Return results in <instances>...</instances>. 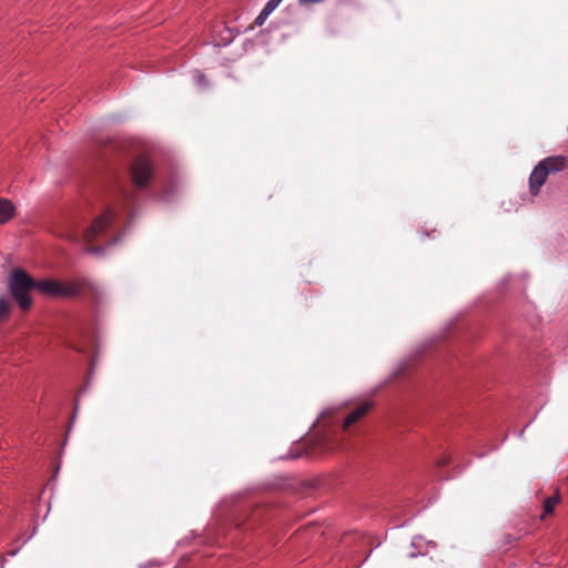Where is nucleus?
Instances as JSON below:
<instances>
[{
    "label": "nucleus",
    "mask_w": 568,
    "mask_h": 568,
    "mask_svg": "<svg viewBox=\"0 0 568 568\" xmlns=\"http://www.w3.org/2000/svg\"><path fill=\"white\" fill-rule=\"evenodd\" d=\"M16 207L11 201L7 199H0V224H4L10 221L14 215Z\"/></svg>",
    "instance_id": "nucleus-7"
},
{
    "label": "nucleus",
    "mask_w": 568,
    "mask_h": 568,
    "mask_svg": "<svg viewBox=\"0 0 568 568\" xmlns=\"http://www.w3.org/2000/svg\"><path fill=\"white\" fill-rule=\"evenodd\" d=\"M11 311L10 300L6 296H0V322L6 320Z\"/></svg>",
    "instance_id": "nucleus-9"
},
{
    "label": "nucleus",
    "mask_w": 568,
    "mask_h": 568,
    "mask_svg": "<svg viewBox=\"0 0 568 568\" xmlns=\"http://www.w3.org/2000/svg\"><path fill=\"white\" fill-rule=\"evenodd\" d=\"M372 408L373 403L371 400L361 403L345 417L342 428L346 430L349 426L361 420Z\"/></svg>",
    "instance_id": "nucleus-4"
},
{
    "label": "nucleus",
    "mask_w": 568,
    "mask_h": 568,
    "mask_svg": "<svg viewBox=\"0 0 568 568\" xmlns=\"http://www.w3.org/2000/svg\"><path fill=\"white\" fill-rule=\"evenodd\" d=\"M280 1L282 2L283 0H280Z\"/></svg>",
    "instance_id": "nucleus-16"
},
{
    "label": "nucleus",
    "mask_w": 568,
    "mask_h": 568,
    "mask_svg": "<svg viewBox=\"0 0 568 568\" xmlns=\"http://www.w3.org/2000/svg\"><path fill=\"white\" fill-rule=\"evenodd\" d=\"M318 448L322 449V450H329L334 447V445L331 443V439L328 438L327 435H324L322 436L320 439H318Z\"/></svg>",
    "instance_id": "nucleus-10"
},
{
    "label": "nucleus",
    "mask_w": 568,
    "mask_h": 568,
    "mask_svg": "<svg viewBox=\"0 0 568 568\" xmlns=\"http://www.w3.org/2000/svg\"><path fill=\"white\" fill-rule=\"evenodd\" d=\"M9 291L22 311L30 310L32 298L30 292L38 290L42 294L55 297H77L87 292H94L95 287L85 278L70 282H59L55 280H33L24 270L16 267L11 271Z\"/></svg>",
    "instance_id": "nucleus-1"
},
{
    "label": "nucleus",
    "mask_w": 568,
    "mask_h": 568,
    "mask_svg": "<svg viewBox=\"0 0 568 568\" xmlns=\"http://www.w3.org/2000/svg\"><path fill=\"white\" fill-rule=\"evenodd\" d=\"M116 217V212L112 207H106L101 215L95 217L91 225L85 230L82 235L84 250L93 255H102L104 247L101 245H93V242L101 237L106 230L111 226Z\"/></svg>",
    "instance_id": "nucleus-2"
},
{
    "label": "nucleus",
    "mask_w": 568,
    "mask_h": 568,
    "mask_svg": "<svg viewBox=\"0 0 568 568\" xmlns=\"http://www.w3.org/2000/svg\"><path fill=\"white\" fill-rule=\"evenodd\" d=\"M560 501L559 495H555L552 497H548L544 501V515L541 518H544L546 515H550L554 513L555 506Z\"/></svg>",
    "instance_id": "nucleus-8"
},
{
    "label": "nucleus",
    "mask_w": 568,
    "mask_h": 568,
    "mask_svg": "<svg viewBox=\"0 0 568 568\" xmlns=\"http://www.w3.org/2000/svg\"><path fill=\"white\" fill-rule=\"evenodd\" d=\"M540 163L544 165L547 174L549 175L551 173H558L565 170L567 165V158L564 155L548 156L540 161Z\"/></svg>",
    "instance_id": "nucleus-6"
},
{
    "label": "nucleus",
    "mask_w": 568,
    "mask_h": 568,
    "mask_svg": "<svg viewBox=\"0 0 568 568\" xmlns=\"http://www.w3.org/2000/svg\"><path fill=\"white\" fill-rule=\"evenodd\" d=\"M124 197H125V201H129V195L126 193L124 194Z\"/></svg>",
    "instance_id": "nucleus-14"
},
{
    "label": "nucleus",
    "mask_w": 568,
    "mask_h": 568,
    "mask_svg": "<svg viewBox=\"0 0 568 568\" xmlns=\"http://www.w3.org/2000/svg\"><path fill=\"white\" fill-rule=\"evenodd\" d=\"M65 236L69 237L70 240H72V241H77L78 240V237L75 235H72V234H68Z\"/></svg>",
    "instance_id": "nucleus-13"
},
{
    "label": "nucleus",
    "mask_w": 568,
    "mask_h": 568,
    "mask_svg": "<svg viewBox=\"0 0 568 568\" xmlns=\"http://www.w3.org/2000/svg\"><path fill=\"white\" fill-rule=\"evenodd\" d=\"M280 1L282 2L283 0H280Z\"/></svg>",
    "instance_id": "nucleus-15"
},
{
    "label": "nucleus",
    "mask_w": 568,
    "mask_h": 568,
    "mask_svg": "<svg viewBox=\"0 0 568 568\" xmlns=\"http://www.w3.org/2000/svg\"><path fill=\"white\" fill-rule=\"evenodd\" d=\"M280 3V0H268L264 8L266 9V11H270L272 13L278 7Z\"/></svg>",
    "instance_id": "nucleus-12"
},
{
    "label": "nucleus",
    "mask_w": 568,
    "mask_h": 568,
    "mask_svg": "<svg viewBox=\"0 0 568 568\" xmlns=\"http://www.w3.org/2000/svg\"><path fill=\"white\" fill-rule=\"evenodd\" d=\"M270 14H271V12L266 11V9L263 8L262 11L260 12V14L256 17L254 23L256 26H262Z\"/></svg>",
    "instance_id": "nucleus-11"
},
{
    "label": "nucleus",
    "mask_w": 568,
    "mask_h": 568,
    "mask_svg": "<svg viewBox=\"0 0 568 568\" xmlns=\"http://www.w3.org/2000/svg\"><path fill=\"white\" fill-rule=\"evenodd\" d=\"M548 178V174L539 162L535 169L532 170L530 176H529V191L532 195H537L540 191V187L544 185Z\"/></svg>",
    "instance_id": "nucleus-5"
},
{
    "label": "nucleus",
    "mask_w": 568,
    "mask_h": 568,
    "mask_svg": "<svg viewBox=\"0 0 568 568\" xmlns=\"http://www.w3.org/2000/svg\"><path fill=\"white\" fill-rule=\"evenodd\" d=\"M132 180L136 186H145L152 176V166L150 161L144 158H138L131 168Z\"/></svg>",
    "instance_id": "nucleus-3"
}]
</instances>
